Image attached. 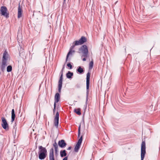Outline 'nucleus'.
I'll return each mask as SVG.
<instances>
[{
	"label": "nucleus",
	"mask_w": 160,
	"mask_h": 160,
	"mask_svg": "<svg viewBox=\"0 0 160 160\" xmlns=\"http://www.w3.org/2000/svg\"><path fill=\"white\" fill-rule=\"evenodd\" d=\"M79 53H82V57H87L88 56V50L87 47L85 45H84L82 46L79 49Z\"/></svg>",
	"instance_id": "nucleus-2"
},
{
	"label": "nucleus",
	"mask_w": 160,
	"mask_h": 160,
	"mask_svg": "<svg viewBox=\"0 0 160 160\" xmlns=\"http://www.w3.org/2000/svg\"><path fill=\"white\" fill-rule=\"evenodd\" d=\"M64 67H63L62 69V70H63V69H64Z\"/></svg>",
	"instance_id": "nucleus-37"
},
{
	"label": "nucleus",
	"mask_w": 160,
	"mask_h": 160,
	"mask_svg": "<svg viewBox=\"0 0 160 160\" xmlns=\"http://www.w3.org/2000/svg\"><path fill=\"white\" fill-rule=\"evenodd\" d=\"M59 81H62V77H60Z\"/></svg>",
	"instance_id": "nucleus-31"
},
{
	"label": "nucleus",
	"mask_w": 160,
	"mask_h": 160,
	"mask_svg": "<svg viewBox=\"0 0 160 160\" xmlns=\"http://www.w3.org/2000/svg\"><path fill=\"white\" fill-rule=\"evenodd\" d=\"M8 55L7 52L6 51L3 54V59L2 61L7 62V60L8 58Z\"/></svg>",
	"instance_id": "nucleus-15"
},
{
	"label": "nucleus",
	"mask_w": 160,
	"mask_h": 160,
	"mask_svg": "<svg viewBox=\"0 0 160 160\" xmlns=\"http://www.w3.org/2000/svg\"><path fill=\"white\" fill-rule=\"evenodd\" d=\"M76 45H75V43H74V42H73V43H72V45L71 46V47H70L69 51L67 55L66 62H67L68 61V58L69 56L70 55L72 54L73 53H74L75 52L74 50H73L72 49L74 48L75 46Z\"/></svg>",
	"instance_id": "nucleus-8"
},
{
	"label": "nucleus",
	"mask_w": 160,
	"mask_h": 160,
	"mask_svg": "<svg viewBox=\"0 0 160 160\" xmlns=\"http://www.w3.org/2000/svg\"><path fill=\"white\" fill-rule=\"evenodd\" d=\"M53 149L51 148L49 152V160H55L54 157Z\"/></svg>",
	"instance_id": "nucleus-12"
},
{
	"label": "nucleus",
	"mask_w": 160,
	"mask_h": 160,
	"mask_svg": "<svg viewBox=\"0 0 160 160\" xmlns=\"http://www.w3.org/2000/svg\"><path fill=\"white\" fill-rule=\"evenodd\" d=\"M93 65V62L92 61L89 63V69H91L92 68Z\"/></svg>",
	"instance_id": "nucleus-24"
},
{
	"label": "nucleus",
	"mask_w": 160,
	"mask_h": 160,
	"mask_svg": "<svg viewBox=\"0 0 160 160\" xmlns=\"http://www.w3.org/2000/svg\"><path fill=\"white\" fill-rule=\"evenodd\" d=\"M77 71L80 73H82L83 72V69L80 66L78 67Z\"/></svg>",
	"instance_id": "nucleus-21"
},
{
	"label": "nucleus",
	"mask_w": 160,
	"mask_h": 160,
	"mask_svg": "<svg viewBox=\"0 0 160 160\" xmlns=\"http://www.w3.org/2000/svg\"><path fill=\"white\" fill-rule=\"evenodd\" d=\"M15 114H12V122H13L15 119Z\"/></svg>",
	"instance_id": "nucleus-26"
},
{
	"label": "nucleus",
	"mask_w": 160,
	"mask_h": 160,
	"mask_svg": "<svg viewBox=\"0 0 160 160\" xmlns=\"http://www.w3.org/2000/svg\"><path fill=\"white\" fill-rule=\"evenodd\" d=\"M22 13V10L20 7V4H18V18H20L21 17Z\"/></svg>",
	"instance_id": "nucleus-11"
},
{
	"label": "nucleus",
	"mask_w": 160,
	"mask_h": 160,
	"mask_svg": "<svg viewBox=\"0 0 160 160\" xmlns=\"http://www.w3.org/2000/svg\"><path fill=\"white\" fill-rule=\"evenodd\" d=\"M90 75L89 72L87 74V78H86V89H87V92H86V102L88 101V89L89 87V81H90Z\"/></svg>",
	"instance_id": "nucleus-4"
},
{
	"label": "nucleus",
	"mask_w": 160,
	"mask_h": 160,
	"mask_svg": "<svg viewBox=\"0 0 160 160\" xmlns=\"http://www.w3.org/2000/svg\"><path fill=\"white\" fill-rule=\"evenodd\" d=\"M62 81H59L58 82V92H61V90L62 88Z\"/></svg>",
	"instance_id": "nucleus-16"
},
{
	"label": "nucleus",
	"mask_w": 160,
	"mask_h": 160,
	"mask_svg": "<svg viewBox=\"0 0 160 160\" xmlns=\"http://www.w3.org/2000/svg\"><path fill=\"white\" fill-rule=\"evenodd\" d=\"M2 121V128L5 129H8V125L6 119L4 117L1 118Z\"/></svg>",
	"instance_id": "nucleus-6"
},
{
	"label": "nucleus",
	"mask_w": 160,
	"mask_h": 160,
	"mask_svg": "<svg viewBox=\"0 0 160 160\" xmlns=\"http://www.w3.org/2000/svg\"><path fill=\"white\" fill-rule=\"evenodd\" d=\"M7 9L6 7L2 6L1 8L0 14L2 15L3 16L6 18L9 17V14L7 13Z\"/></svg>",
	"instance_id": "nucleus-5"
},
{
	"label": "nucleus",
	"mask_w": 160,
	"mask_h": 160,
	"mask_svg": "<svg viewBox=\"0 0 160 160\" xmlns=\"http://www.w3.org/2000/svg\"><path fill=\"white\" fill-rule=\"evenodd\" d=\"M59 81H62V77H60Z\"/></svg>",
	"instance_id": "nucleus-32"
},
{
	"label": "nucleus",
	"mask_w": 160,
	"mask_h": 160,
	"mask_svg": "<svg viewBox=\"0 0 160 160\" xmlns=\"http://www.w3.org/2000/svg\"><path fill=\"white\" fill-rule=\"evenodd\" d=\"M73 75V73L72 72L68 71L66 74V77L67 78H72Z\"/></svg>",
	"instance_id": "nucleus-18"
},
{
	"label": "nucleus",
	"mask_w": 160,
	"mask_h": 160,
	"mask_svg": "<svg viewBox=\"0 0 160 160\" xmlns=\"http://www.w3.org/2000/svg\"><path fill=\"white\" fill-rule=\"evenodd\" d=\"M38 158L40 160L44 159L47 156V150L46 148L42 146L38 147Z\"/></svg>",
	"instance_id": "nucleus-1"
},
{
	"label": "nucleus",
	"mask_w": 160,
	"mask_h": 160,
	"mask_svg": "<svg viewBox=\"0 0 160 160\" xmlns=\"http://www.w3.org/2000/svg\"><path fill=\"white\" fill-rule=\"evenodd\" d=\"M80 129H81V125H80L78 129V136L79 137L80 135Z\"/></svg>",
	"instance_id": "nucleus-27"
},
{
	"label": "nucleus",
	"mask_w": 160,
	"mask_h": 160,
	"mask_svg": "<svg viewBox=\"0 0 160 160\" xmlns=\"http://www.w3.org/2000/svg\"><path fill=\"white\" fill-rule=\"evenodd\" d=\"M67 66L70 69H71L72 68V66L70 63H68Z\"/></svg>",
	"instance_id": "nucleus-28"
},
{
	"label": "nucleus",
	"mask_w": 160,
	"mask_h": 160,
	"mask_svg": "<svg viewBox=\"0 0 160 160\" xmlns=\"http://www.w3.org/2000/svg\"><path fill=\"white\" fill-rule=\"evenodd\" d=\"M90 160H91V159Z\"/></svg>",
	"instance_id": "nucleus-39"
},
{
	"label": "nucleus",
	"mask_w": 160,
	"mask_h": 160,
	"mask_svg": "<svg viewBox=\"0 0 160 160\" xmlns=\"http://www.w3.org/2000/svg\"><path fill=\"white\" fill-rule=\"evenodd\" d=\"M53 146L54 147L56 151H57V149H58V146L56 142H55L53 144Z\"/></svg>",
	"instance_id": "nucleus-25"
},
{
	"label": "nucleus",
	"mask_w": 160,
	"mask_h": 160,
	"mask_svg": "<svg viewBox=\"0 0 160 160\" xmlns=\"http://www.w3.org/2000/svg\"><path fill=\"white\" fill-rule=\"evenodd\" d=\"M85 58H86V57H84V58H83V59H82V60H83V61H85L86 60V59Z\"/></svg>",
	"instance_id": "nucleus-34"
},
{
	"label": "nucleus",
	"mask_w": 160,
	"mask_h": 160,
	"mask_svg": "<svg viewBox=\"0 0 160 160\" xmlns=\"http://www.w3.org/2000/svg\"><path fill=\"white\" fill-rule=\"evenodd\" d=\"M68 160V157H67L64 158L62 160Z\"/></svg>",
	"instance_id": "nucleus-30"
},
{
	"label": "nucleus",
	"mask_w": 160,
	"mask_h": 160,
	"mask_svg": "<svg viewBox=\"0 0 160 160\" xmlns=\"http://www.w3.org/2000/svg\"><path fill=\"white\" fill-rule=\"evenodd\" d=\"M80 111L81 109L80 108L75 109L74 110V112L78 115H80L81 114Z\"/></svg>",
	"instance_id": "nucleus-19"
},
{
	"label": "nucleus",
	"mask_w": 160,
	"mask_h": 160,
	"mask_svg": "<svg viewBox=\"0 0 160 160\" xmlns=\"http://www.w3.org/2000/svg\"><path fill=\"white\" fill-rule=\"evenodd\" d=\"M60 155L61 157H63L64 156H66L67 155L66 150H63L60 151Z\"/></svg>",
	"instance_id": "nucleus-17"
},
{
	"label": "nucleus",
	"mask_w": 160,
	"mask_h": 160,
	"mask_svg": "<svg viewBox=\"0 0 160 160\" xmlns=\"http://www.w3.org/2000/svg\"><path fill=\"white\" fill-rule=\"evenodd\" d=\"M17 39L18 40V36H17Z\"/></svg>",
	"instance_id": "nucleus-38"
},
{
	"label": "nucleus",
	"mask_w": 160,
	"mask_h": 160,
	"mask_svg": "<svg viewBox=\"0 0 160 160\" xmlns=\"http://www.w3.org/2000/svg\"><path fill=\"white\" fill-rule=\"evenodd\" d=\"M62 75H63V74H62V72L61 73V77H62Z\"/></svg>",
	"instance_id": "nucleus-35"
},
{
	"label": "nucleus",
	"mask_w": 160,
	"mask_h": 160,
	"mask_svg": "<svg viewBox=\"0 0 160 160\" xmlns=\"http://www.w3.org/2000/svg\"><path fill=\"white\" fill-rule=\"evenodd\" d=\"M146 153V146L144 141H143L141 145V160H143Z\"/></svg>",
	"instance_id": "nucleus-3"
},
{
	"label": "nucleus",
	"mask_w": 160,
	"mask_h": 160,
	"mask_svg": "<svg viewBox=\"0 0 160 160\" xmlns=\"http://www.w3.org/2000/svg\"><path fill=\"white\" fill-rule=\"evenodd\" d=\"M71 149V147H69L68 148V150H70Z\"/></svg>",
	"instance_id": "nucleus-33"
},
{
	"label": "nucleus",
	"mask_w": 160,
	"mask_h": 160,
	"mask_svg": "<svg viewBox=\"0 0 160 160\" xmlns=\"http://www.w3.org/2000/svg\"><path fill=\"white\" fill-rule=\"evenodd\" d=\"M74 42L75 43V45H79L82 44L81 41H80L79 40L78 41H76Z\"/></svg>",
	"instance_id": "nucleus-23"
},
{
	"label": "nucleus",
	"mask_w": 160,
	"mask_h": 160,
	"mask_svg": "<svg viewBox=\"0 0 160 160\" xmlns=\"http://www.w3.org/2000/svg\"><path fill=\"white\" fill-rule=\"evenodd\" d=\"M55 108L54 109H54H53V112H54L55 111Z\"/></svg>",
	"instance_id": "nucleus-36"
},
{
	"label": "nucleus",
	"mask_w": 160,
	"mask_h": 160,
	"mask_svg": "<svg viewBox=\"0 0 160 160\" xmlns=\"http://www.w3.org/2000/svg\"><path fill=\"white\" fill-rule=\"evenodd\" d=\"M82 136H81V138H79V139L78 140V141L76 145L75 148H74V151L75 152H78V150L79 149L81 144L82 142Z\"/></svg>",
	"instance_id": "nucleus-7"
},
{
	"label": "nucleus",
	"mask_w": 160,
	"mask_h": 160,
	"mask_svg": "<svg viewBox=\"0 0 160 160\" xmlns=\"http://www.w3.org/2000/svg\"><path fill=\"white\" fill-rule=\"evenodd\" d=\"M15 114V111L14 109H12V114Z\"/></svg>",
	"instance_id": "nucleus-29"
},
{
	"label": "nucleus",
	"mask_w": 160,
	"mask_h": 160,
	"mask_svg": "<svg viewBox=\"0 0 160 160\" xmlns=\"http://www.w3.org/2000/svg\"><path fill=\"white\" fill-rule=\"evenodd\" d=\"M12 69V66L11 65L8 66L7 68V71L8 72H10Z\"/></svg>",
	"instance_id": "nucleus-22"
},
{
	"label": "nucleus",
	"mask_w": 160,
	"mask_h": 160,
	"mask_svg": "<svg viewBox=\"0 0 160 160\" xmlns=\"http://www.w3.org/2000/svg\"><path fill=\"white\" fill-rule=\"evenodd\" d=\"M59 114L58 112H57L55 115V118H54V124L55 126L58 128V124L59 121Z\"/></svg>",
	"instance_id": "nucleus-9"
},
{
	"label": "nucleus",
	"mask_w": 160,
	"mask_h": 160,
	"mask_svg": "<svg viewBox=\"0 0 160 160\" xmlns=\"http://www.w3.org/2000/svg\"><path fill=\"white\" fill-rule=\"evenodd\" d=\"M60 98V96L58 93H57L55 95L54 99L55 101L54 103V108H56V103L58 102Z\"/></svg>",
	"instance_id": "nucleus-10"
},
{
	"label": "nucleus",
	"mask_w": 160,
	"mask_h": 160,
	"mask_svg": "<svg viewBox=\"0 0 160 160\" xmlns=\"http://www.w3.org/2000/svg\"><path fill=\"white\" fill-rule=\"evenodd\" d=\"M59 146L61 148H63L66 146V143L63 140H61L59 141L58 142Z\"/></svg>",
	"instance_id": "nucleus-13"
},
{
	"label": "nucleus",
	"mask_w": 160,
	"mask_h": 160,
	"mask_svg": "<svg viewBox=\"0 0 160 160\" xmlns=\"http://www.w3.org/2000/svg\"><path fill=\"white\" fill-rule=\"evenodd\" d=\"M81 41V42L83 44L84 42H86V38L84 37H82L81 38L79 39Z\"/></svg>",
	"instance_id": "nucleus-20"
},
{
	"label": "nucleus",
	"mask_w": 160,
	"mask_h": 160,
	"mask_svg": "<svg viewBox=\"0 0 160 160\" xmlns=\"http://www.w3.org/2000/svg\"><path fill=\"white\" fill-rule=\"evenodd\" d=\"M7 62L2 61V64L0 66V68L2 71H4L5 70L6 67L7 65Z\"/></svg>",
	"instance_id": "nucleus-14"
}]
</instances>
